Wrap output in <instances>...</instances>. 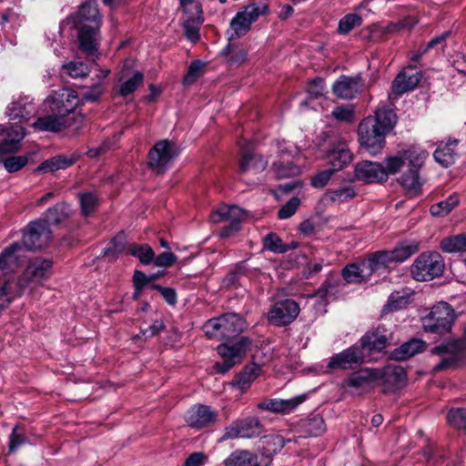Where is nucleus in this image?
Segmentation results:
<instances>
[{"instance_id":"412c9836","label":"nucleus","mask_w":466,"mask_h":466,"mask_svg":"<svg viewBox=\"0 0 466 466\" xmlns=\"http://www.w3.org/2000/svg\"><path fill=\"white\" fill-rule=\"evenodd\" d=\"M420 71H414L413 67H409L400 73L394 79L391 90L396 95H402L407 91L414 89L421 80Z\"/></svg>"},{"instance_id":"ddd939ff","label":"nucleus","mask_w":466,"mask_h":466,"mask_svg":"<svg viewBox=\"0 0 466 466\" xmlns=\"http://www.w3.org/2000/svg\"><path fill=\"white\" fill-rule=\"evenodd\" d=\"M389 337L388 330L384 328L378 329L368 332L360 339L359 345L366 356L367 362L378 359L379 354L388 346Z\"/></svg>"},{"instance_id":"69168bd1","label":"nucleus","mask_w":466,"mask_h":466,"mask_svg":"<svg viewBox=\"0 0 466 466\" xmlns=\"http://www.w3.org/2000/svg\"><path fill=\"white\" fill-rule=\"evenodd\" d=\"M199 25L197 24V21H191L190 17H185L184 29L186 35L192 42H197L199 39Z\"/></svg>"},{"instance_id":"bb28decb","label":"nucleus","mask_w":466,"mask_h":466,"mask_svg":"<svg viewBox=\"0 0 466 466\" xmlns=\"http://www.w3.org/2000/svg\"><path fill=\"white\" fill-rule=\"evenodd\" d=\"M52 239V232L46 221L31 222V251L46 248Z\"/></svg>"},{"instance_id":"37998d69","label":"nucleus","mask_w":466,"mask_h":466,"mask_svg":"<svg viewBox=\"0 0 466 466\" xmlns=\"http://www.w3.org/2000/svg\"><path fill=\"white\" fill-rule=\"evenodd\" d=\"M128 253L134 257H137L139 261L144 265H148L153 262L155 252L150 246L139 245L132 243L128 246Z\"/></svg>"},{"instance_id":"f257e3e1","label":"nucleus","mask_w":466,"mask_h":466,"mask_svg":"<svg viewBox=\"0 0 466 466\" xmlns=\"http://www.w3.org/2000/svg\"><path fill=\"white\" fill-rule=\"evenodd\" d=\"M429 153L419 145L407 146L385 157L383 165L373 161H361L355 165L354 178L364 183H381L390 176L400 173L398 182L410 195H417L422 186L420 170Z\"/></svg>"},{"instance_id":"4be33fe9","label":"nucleus","mask_w":466,"mask_h":466,"mask_svg":"<svg viewBox=\"0 0 466 466\" xmlns=\"http://www.w3.org/2000/svg\"><path fill=\"white\" fill-rule=\"evenodd\" d=\"M361 86L360 78L341 76L332 85V91L339 98L351 99L360 93Z\"/></svg>"},{"instance_id":"58836bf2","label":"nucleus","mask_w":466,"mask_h":466,"mask_svg":"<svg viewBox=\"0 0 466 466\" xmlns=\"http://www.w3.org/2000/svg\"><path fill=\"white\" fill-rule=\"evenodd\" d=\"M419 250L416 242H401L394 249L390 250L393 263H401Z\"/></svg>"},{"instance_id":"de8ad7c7","label":"nucleus","mask_w":466,"mask_h":466,"mask_svg":"<svg viewBox=\"0 0 466 466\" xmlns=\"http://www.w3.org/2000/svg\"><path fill=\"white\" fill-rule=\"evenodd\" d=\"M63 71L73 78H82L88 75L90 68L81 61H71L63 66Z\"/></svg>"},{"instance_id":"ea45409f","label":"nucleus","mask_w":466,"mask_h":466,"mask_svg":"<svg viewBox=\"0 0 466 466\" xmlns=\"http://www.w3.org/2000/svg\"><path fill=\"white\" fill-rule=\"evenodd\" d=\"M126 236L124 233L117 234L103 249V256L113 260L124 253L126 249Z\"/></svg>"},{"instance_id":"1a4fd4ad","label":"nucleus","mask_w":466,"mask_h":466,"mask_svg":"<svg viewBox=\"0 0 466 466\" xmlns=\"http://www.w3.org/2000/svg\"><path fill=\"white\" fill-rule=\"evenodd\" d=\"M454 320V310L447 302L441 301L434 305L422 317L424 329L429 332L442 334L448 332Z\"/></svg>"},{"instance_id":"e2e57ef3","label":"nucleus","mask_w":466,"mask_h":466,"mask_svg":"<svg viewBox=\"0 0 466 466\" xmlns=\"http://www.w3.org/2000/svg\"><path fill=\"white\" fill-rule=\"evenodd\" d=\"M335 172H336L335 170H333L331 167H329L328 169H325V170H322V171L317 173L311 178V185L314 187H318V188L325 187Z\"/></svg>"},{"instance_id":"c85d7f7f","label":"nucleus","mask_w":466,"mask_h":466,"mask_svg":"<svg viewBox=\"0 0 466 466\" xmlns=\"http://www.w3.org/2000/svg\"><path fill=\"white\" fill-rule=\"evenodd\" d=\"M457 139H449L447 142H441L433 154L435 161L444 167L451 166L457 156Z\"/></svg>"},{"instance_id":"864d4df0","label":"nucleus","mask_w":466,"mask_h":466,"mask_svg":"<svg viewBox=\"0 0 466 466\" xmlns=\"http://www.w3.org/2000/svg\"><path fill=\"white\" fill-rule=\"evenodd\" d=\"M265 452L268 454L277 453L286 443L284 438L280 435L266 436L263 441Z\"/></svg>"},{"instance_id":"a211bd4d","label":"nucleus","mask_w":466,"mask_h":466,"mask_svg":"<svg viewBox=\"0 0 466 466\" xmlns=\"http://www.w3.org/2000/svg\"><path fill=\"white\" fill-rule=\"evenodd\" d=\"M218 417L217 411L203 404L192 406L186 414V422L193 429L200 430L212 425Z\"/></svg>"},{"instance_id":"e433bc0d","label":"nucleus","mask_w":466,"mask_h":466,"mask_svg":"<svg viewBox=\"0 0 466 466\" xmlns=\"http://www.w3.org/2000/svg\"><path fill=\"white\" fill-rule=\"evenodd\" d=\"M364 261L371 275L376 270L388 268L391 263H393L390 251L385 250L370 254L368 259Z\"/></svg>"},{"instance_id":"423d86ee","label":"nucleus","mask_w":466,"mask_h":466,"mask_svg":"<svg viewBox=\"0 0 466 466\" xmlns=\"http://www.w3.org/2000/svg\"><path fill=\"white\" fill-rule=\"evenodd\" d=\"M246 329V322L236 313H226L208 319L203 327L209 339H228L241 333Z\"/></svg>"},{"instance_id":"c9c22d12","label":"nucleus","mask_w":466,"mask_h":466,"mask_svg":"<svg viewBox=\"0 0 466 466\" xmlns=\"http://www.w3.org/2000/svg\"><path fill=\"white\" fill-rule=\"evenodd\" d=\"M425 347L424 341L421 339H411L403 343L400 348L392 352L393 359L397 360H404L413 355L423 350Z\"/></svg>"},{"instance_id":"f03ea898","label":"nucleus","mask_w":466,"mask_h":466,"mask_svg":"<svg viewBox=\"0 0 466 466\" xmlns=\"http://www.w3.org/2000/svg\"><path fill=\"white\" fill-rule=\"evenodd\" d=\"M79 104L76 93L68 88H61L49 95L42 104L41 111L45 114L31 125L39 131L58 132L71 127V120L77 123L75 129H79L85 121L81 115L69 116Z\"/></svg>"},{"instance_id":"79ce46f5","label":"nucleus","mask_w":466,"mask_h":466,"mask_svg":"<svg viewBox=\"0 0 466 466\" xmlns=\"http://www.w3.org/2000/svg\"><path fill=\"white\" fill-rule=\"evenodd\" d=\"M27 97H21L18 100L13 102L7 107V114L12 120H17L19 124L27 121Z\"/></svg>"},{"instance_id":"2f4dec72","label":"nucleus","mask_w":466,"mask_h":466,"mask_svg":"<svg viewBox=\"0 0 466 466\" xmlns=\"http://www.w3.org/2000/svg\"><path fill=\"white\" fill-rule=\"evenodd\" d=\"M352 158V153L345 146L332 149L328 155L329 165L336 172L347 167Z\"/></svg>"},{"instance_id":"473e14b6","label":"nucleus","mask_w":466,"mask_h":466,"mask_svg":"<svg viewBox=\"0 0 466 466\" xmlns=\"http://www.w3.org/2000/svg\"><path fill=\"white\" fill-rule=\"evenodd\" d=\"M225 466H258V456L245 450H236L224 461Z\"/></svg>"},{"instance_id":"5701e85b","label":"nucleus","mask_w":466,"mask_h":466,"mask_svg":"<svg viewBox=\"0 0 466 466\" xmlns=\"http://www.w3.org/2000/svg\"><path fill=\"white\" fill-rule=\"evenodd\" d=\"M242 149V157L239 161V171L241 174L253 172L254 174L262 172L268 166V160L260 155H256L246 149L242 140L238 142Z\"/></svg>"},{"instance_id":"cd10ccee","label":"nucleus","mask_w":466,"mask_h":466,"mask_svg":"<svg viewBox=\"0 0 466 466\" xmlns=\"http://www.w3.org/2000/svg\"><path fill=\"white\" fill-rule=\"evenodd\" d=\"M261 366L257 363H251L244 367L241 372L234 377L230 385L241 390H247L252 382L260 375Z\"/></svg>"},{"instance_id":"49530a36","label":"nucleus","mask_w":466,"mask_h":466,"mask_svg":"<svg viewBox=\"0 0 466 466\" xmlns=\"http://www.w3.org/2000/svg\"><path fill=\"white\" fill-rule=\"evenodd\" d=\"M362 21L360 15L348 14L339 21L337 31L339 35H348L355 27L360 26Z\"/></svg>"},{"instance_id":"f704fd0d","label":"nucleus","mask_w":466,"mask_h":466,"mask_svg":"<svg viewBox=\"0 0 466 466\" xmlns=\"http://www.w3.org/2000/svg\"><path fill=\"white\" fill-rule=\"evenodd\" d=\"M380 378L383 380L385 384L392 387H399L406 379V371L400 366L389 365L382 372L380 371Z\"/></svg>"},{"instance_id":"4d7b16f0","label":"nucleus","mask_w":466,"mask_h":466,"mask_svg":"<svg viewBox=\"0 0 466 466\" xmlns=\"http://www.w3.org/2000/svg\"><path fill=\"white\" fill-rule=\"evenodd\" d=\"M205 64L199 60L193 61L189 67L187 74L184 77L185 85L193 84L203 73Z\"/></svg>"},{"instance_id":"6ab92c4d","label":"nucleus","mask_w":466,"mask_h":466,"mask_svg":"<svg viewBox=\"0 0 466 466\" xmlns=\"http://www.w3.org/2000/svg\"><path fill=\"white\" fill-rule=\"evenodd\" d=\"M25 135V128L21 125L15 124L6 127L0 126V155L16 152Z\"/></svg>"},{"instance_id":"bf43d9fd","label":"nucleus","mask_w":466,"mask_h":466,"mask_svg":"<svg viewBox=\"0 0 466 466\" xmlns=\"http://www.w3.org/2000/svg\"><path fill=\"white\" fill-rule=\"evenodd\" d=\"M25 438L23 430L15 426L9 437V451H15L21 445L25 444Z\"/></svg>"},{"instance_id":"052dcab7","label":"nucleus","mask_w":466,"mask_h":466,"mask_svg":"<svg viewBox=\"0 0 466 466\" xmlns=\"http://www.w3.org/2000/svg\"><path fill=\"white\" fill-rule=\"evenodd\" d=\"M165 324L162 319H156L148 328L141 329L140 334L137 335V338H143L147 339L157 335L160 331L165 329Z\"/></svg>"},{"instance_id":"0eeeda50","label":"nucleus","mask_w":466,"mask_h":466,"mask_svg":"<svg viewBox=\"0 0 466 466\" xmlns=\"http://www.w3.org/2000/svg\"><path fill=\"white\" fill-rule=\"evenodd\" d=\"M251 340L248 337H241L236 342L222 343L218 346L217 350L222 358L221 363L214 365L215 370L219 374H226L235 365L240 363L247 352L250 350Z\"/></svg>"},{"instance_id":"39448f33","label":"nucleus","mask_w":466,"mask_h":466,"mask_svg":"<svg viewBox=\"0 0 466 466\" xmlns=\"http://www.w3.org/2000/svg\"><path fill=\"white\" fill-rule=\"evenodd\" d=\"M269 13L268 4L264 1H254L237 12L230 21L231 34L229 40L238 39L246 35L253 23L259 17L266 16Z\"/></svg>"},{"instance_id":"dca6fc26","label":"nucleus","mask_w":466,"mask_h":466,"mask_svg":"<svg viewBox=\"0 0 466 466\" xmlns=\"http://www.w3.org/2000/svg\"><path fill=\"white\" fill-rule=\"evenodd\" d=\"M210 218L214 223L223 220L229 222L228 226L221 230V236L226 238L238 230L240 221L245 218V211L237 206H222L212 213Z\"/></svg>"},{"instance_id":"09e8293b","label":"nucleus","mask_w":466,"mask_h":466,"mask_svg":"<svg viewBox=\"0 0 466 466\" xmlns=\"http://www.w3.org/2000/svg\"><path fill=\"white\" fill-rule=\"evenodd\" d=\"M303 429L310 436H319L325 431L324 420L319 415H315L303 423Z\"/></svg>"},{"instance_id":"13d9d810","label":"nucleus","mask_w":466,"mask_h":466,"mask_svg":"<svg viewBox=\"0 0 466 466\" xmlns=\"http://www.w3.org/2000/svg\"><path fill=\"white\" fill-rule=\"evenodd\" d=\"M300 205V199L297 197L291 198L278 212L280 219H287L295 214Z\"/></svg>"},{"instance_id":"0e129e2a","label":"nucleus","mask_w":466,"mask_h":466,"mask_svg":"<svg viewBox=\"0 0 466 466\" xmlns=\"http://www.w3.org/2000/svg\"><path fill=\"white\" fill-rule=\"evenodd\" d=\"M27 163L26 157H10L4 160L5 168L10 172H16Z\"/></svg>"},{"instance_id":"680f3d73","label":"nucleus","mask_w":466,"mask_h":466,"mask_svg":"<svg viewBox=\"0 0 466 466\" xmlns=\"http://www.w3.org/2000/svg\"><path fill=\"white\" fill-rule=\"evenodd\" d=\"M307 92L309 98H318L322 96L325 92V83L322 78L317 77L310 81L308 86Z\"/></svg>"},{"instance_id":"aec40b11","label":"nucleus","mask_w":466,"mask_h":466,"mask_svg":"<svg viewBox=\"0 0 466 466\" xmlns=\"http://www.w3.org/2000/svg\"><path fill=\"white\" fill-rule=\"evenodd\" d=\"M305 400V395H299L289 400L267 399L258 403L257 407L259 410H268L273 413L287 414L293 411Z\"/></svg>"},{"instance_id":"6e6d98bb","label":"nucleus","mask_w":466,"mask_h":466,"mask_svg":"<svg viewBox=\"0 0 466 466\" xmlns=\"http://www.w3.org/2000/svg\"><path fill=\"white\" fill-rule=\"evenodd\" d=\"M79 200L82 212L86 216H88L90 213H92L98 205L97 198L91 192L80 194Z\"/></svg>"},{"instance_id":"9d476101","label":"nucleus","mask_w":466,"mask_h":466,"mask_svg":"<svg viewBox=\"0 0 466 466\" xmlns=\"http://www.w3.org/2000/svg\"><path fill=\"white\" fill-rule=\"evenodd\" d=\"M444 262L438 252L421 253L411 266V275L417 281H427L441 276Z\"/></svg>"},{"instance_id":"20e7f679","label":"nucleus","mask_w":466,"mask_h":466,"mask_svg":"<svg viewBox=\"0 0 466 466\" xmlns=\"http://www.w3.org/2000/svg\"><path fill=\"white\" fill-rule=\"evenodd\" d=\"M79 30L78 39L81 50L86 55L97 51L101 16L97 4L88 1L82 5L78 13Z\"/></svg>"},{"instance_id":"4468645a","label":"nucleus","mask_w":466,"mask_h":466,"mask_svg":"<svg viewBox=\"0 0 466 466\" xmlns=\"http://www.w3.org/2000/svg\"><path fill=\"white\" fill-rule=\"evenodd\" d=\"M262 431V425L258 418L248 417L232 422L225 429L220 441L238 438H253Z\"/></svg>"},{"instance_id":"f8f14e48","label":"nucleus","mask_w":466,"mask_h":466,"mask_svg":"<svg viewBox=\"0 0 466 466\" xmlns=\"http://www.w3.org/2000/svg\"><path fill=\"white\" fill-rule=\"evenodd\" d=\"M29 246L25 242H15L0 253V270L14 272L27 262Z\"/></svg>"},{"instance_id":"a19ab883","label":"nucleus","mask_w":466,"mask_h":466,"mask_svg":"<svg viewBox=\"0 0 466 466\" xmlns=\"http://www.w3.org/2000/svg\"><path fill=\"white\" fill-rule=\"evenodd\" d=\"M441 248L447 253L465 252L466 235L458 234L443 238L441 241Z\"/></svg>"},{"instance_id":"3c124183","label":"nucleus","mask_w":466,"mask_h":466,"mask_svg":"<svg viewBox=\"0 0 466 466\" xmlns=\"http://www.w3.org/2000/svg\"><path fill=\"white\" fill-rule=\"evenodd\" d=\"M264 248L271 252L282 254L288 251L286 244L275 233L268 234L263 240Z\"/></svg>"},{"instance_id":"2eb2a0df","label":"nucleus","mask_w":466,"mask_h":466,"mask_svg":"<svg viewBox=\"0 0 466 466\" xmlns=\"http://www.w3.org/2000/svg\"><path fill=\"white\" fill-rule=\"evenodd\" d=\"M299 313V306L292 299L276 302L268 313V321L275 326H286L291 323Z\"/></svg>"},{"instance_id":"b1692460","label":"nucleus","mask_w":466,"mask_h":466,"mask_svg":"<svg viewBox=\"0 0 466 466\" xmlns=\"http://www.w3.org/2000/svg\"><path fill=\"white\" fill-rule=\"evenodd\" d=\"M53 260L47 257L31 258V286L42 285L52 275Z\"/></svg>"},{"instance_id":"7ed1b4c3","label":"nucleus","mask_w":466,"mask_h":466,"mask_svg":"<svg viewBox=\"0 0 466 466\" xmlns=\"http://www.w3.org/2000/svg\"><path fill=\"white\" fill-rule=\"evenodd\" d=\"M397 116L392 109L381 107L374 116L365 117L359 125V141L370 155L380 153L385 146V137L392 130Z\"/></svg>"},{"instance_id":"a18cd8bd","label":"nucleus","mask_w":466,"mask_h":466,"mask_svg":"<svg viewBox=\"0 0 466 466\" xmlns=\"http://www.w3.org/2000/svg\"><path fill=\"white\" fill-rule=\"evenodd\" d=\"M459 203L456 195H451L447 199L440 201L431 207V213L433 216L443 217L448 215Z\"/></svg>"},{"instance_id":"603ef678","label":"nucleus","mask_w":466,"mask_h":466,"mask_svg":"<svg viewBox=\"0 0 466 466\" xmlns=\"http://www.w3.org/2000/svg\"><path fill=\"white\" fill-rule=\"evenodd\" d=\"M223 54L229 56L228 63L231 66H238L247 58V52L244 48L238 46H231L230 44L225 47Z\"/></svg>"},{"instance_id":"72a5a7b5","label":"nucleus","mask_w":466,"mask_h":466,"mask_svg":"<svg viewBox=\"0 0 466 466\" xmlns=\"http://www.w3.org/2000/svg\"><path fill=\"white\" fill-rule=\"evenodd\" d=\"M70 215V208L65 203H58L52 208H49L45 213L42 221H46V225H59L66 220Z\"/></svg>"},{"instance_id":"5fc2aeb1","label":"nucleus","mask_w":466,"mask_h":466,"mask_svg":"<svg viewBox=\"0 0 466 466\" xmlns=\"http://www.w3.org/2000/svg\"><path fill=\"white\" fill-rule=\"evenodd\" d=\"M409 302V298L402 295L400 291H395L390 296L387 304L384 307V311H394L406 307Z\"/></svg>"},{"instance_id":"393cba45","label":"nucleus","mask_w":466,"mask_h":466,"mask_svg":"<svg viewBox=\"0 0 466 466\" xmlns=\"http://www.w3.org/2000/svg\"><path fill=\"white\" fill-rule=\"evenodd\" d=\"M79 157L80 155L77 153H72L69 156L57 155L44 161L34 170V173L42 174L47 172H54L59 169H65L73 165L74 163H76L79 159Z\"/></svg>"},{"instance_id":"4c0bfd02","label":"nucleus","mask_w":466,"mask_h":466,"mask_svg":"<svg viewBox=\"0 0 466 466\" xmlns=\"http://www.w3.org/2000/svg\"><path fill=\"white\" fill-rule=\"evenodd\" d=\"M118 81L121 83L119 87V95L122 96H127L128 95L134 93L143 83L144 75L143 73L137 71L135 72L130 77L126 78V76L123 73Z\"/></svg>"},{"instance_id":"a878e982","label":"nucleus","mask_w":466,"mask_h":466,"mask_svg":"<svg viewBox=\"0 0 466 466\" xmlns=\"http://www.w3.org/2000/svg\"><path fill=\"white\" fill-rule=\"evenodd\" d=\"M380 378V371L363 369L351 373L344 381L343 387L354 389H366Z\"/></svg>"},{"instance_id":"338daca9","label":"nucleus","mask_w":466,"mask_h":466,"mask_svg":"<svg viewBox=\"0 0 466 466\" xmlns=\"http://www.w3.org/2000/svg\"><path fill=\"white\" fill-rule=\"evenodd\" d=\"M177 256L172 252H163L158 256L154 257L152 263H154V265L157 267L167 268L172 266L177 261Z\"/></svg>"},{"instance_id":"c756f323","label":"nucleus","mask_w":466,"mask_h":466,"mask_svg":"<svg viewBox=\"0 0 466 466\" xmlns=\"http://www.w3.org/2000/svg\"><path fill=\"white\" fill-rule=\"evenodd\" d=\"M364 260L360 263L347 265L342 269V277L347 283H361L367 281L371 276Z\"/></svg>"},{"instance_id":"9b49d317","label":"nucleus","mask_w":466,"mask_h":466,"mask_svg":"<svg viewBox=\"0 0 466 466\" xmlns=\"http://www.w3.org/2000/svg\"><path fill=\"white\" fill-rule=\"evenodd\" d=\"M177 154L175 144L167 140L158 141L148 153V166L157 174L164 173Z\"/></svg>"},{"instance_id":"7c9ffc66","label":"nucleus","mask_w":466,"mask_h":466,"mask_svg":"<svg viewBox=\"0 0 466 466\" xmlns=\"http://www.w3.org/2000/svg\"><path fill=\"white\" fill-rule=\"evenodd\" d=\"M460 348V342L441 344L433 348L432 352L441 356V360L436 366V370L445 369L455 362L458 360Z\"/></svg>"},{"instance_id":"c03bdc74","label":"nucleus","mask_w":466,"mask_h":466,"mask_svg":"<svg viewBox=\"0 0 466 466\" xmlns=\"http://www.w3.org/2000/svg\"><path fill=\"white\" fill-rule=\"evenodd\" d=\"M179 2L186 17H190L191 21H197V24H202V7L199 0H179Z\"/></svg>"},{"instance_id":"774afa93","label":"nucleus","mask_w":466,"mask_h":466,"mask_svg":"<svg viewBox=\"0 0 466 466\" xmlns=\"http://www.w3.org/2000/svg\"><path fill=\"white\" fill-rule=\"evenodd\" d=\"M104 85L101 82H96L89 90L83 93L86 100L97 101L104 92Z\"/></svg>"},{"instance_id":"8fccbe9b","label":"nucleus","mask_w":466,"mask_h":466,"mask_svg":"<svg viewBox=\"0 0 466 466\" xmlns=\"http://www.w3.org/2000/svg\"><path fill=\"white\" fill-rule=\"evenodd\" d=\"M356 196V192L353 187L346 186L338 189L329 190L328 197L333 202L343 203L352 199Z\"/></svg>"},{"instance_id":"6e6552de","label":"nucleus","mask_w":466,"mask_h":466,"mask_svg":"<svg viewBox=\"0 0 466 466\" xmlns=\"http://www.w3.org/2000/svg\"><path fill=\"white\" fill-rule=\"evenodd\" d=\"M278 157L272 165L277 177L286 178L300 174L299 155L295 145L286 141L278 143Z\"/></svg>"},{"instance_id":"f3484780","label":"nucleus","mask_w":466,"mask_h":466,"mask_svg":"<svg viewBox=\"0 0 466 466\" xmlns=\"http://www.w3.org/2000/svg\"><path fill=\"white\" fill-rule=\"evenodd\" d=\"M366 356L358 344L341 351L330 358L328 367L329 369L349 370L353 365L366 362Z\"/></svg>"}]
</instances>
